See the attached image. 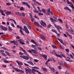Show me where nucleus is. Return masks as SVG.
Segmentation results:
<instances>
[{"mask_svg": "<svg viewBox=\"0 0 74 74\" xmlns=\"http://www.w3.org/2000/svg\"><path fill=\"white\" fill-rule=\"evenodd\" d=\"M51 31L53 32H54V33H55L56 34H57V32L56 31V30H55L54 29H51Z\"/></svg>", "mask_w": 74, "mask_h": 74, "instance_id": "27", "label": "nucleus"}, {"mask_svg": "<svg viewBox=\"0 0 74 74\" xmlns=\"http://www.w3.org/2000/svg\"><path fill=\"white\" fill-rule=\"evenodd\" d=\"M42 12H44V13H45V10L44 9H43L42 10Z\"/></svg>", "mask_w": 74, "mask_h": 74, "instance_id": "39", "label": "nucleus"}, {"mask_svg": "<svg viewBox=\"0 0 74 74\" xmlns=\"http://www.w3.org/2000/svg\"><path fill=\"white\" fill-rule=\"evenodd\" d=\"M20 57L21 58H23V59H25V60H28L29 59V57L27 56H20Z\"/></svg>", "mask_w": 74, "mask_h": 74, "instance_id": "3", "label": "nucleus"}, {"mask_svg": "<svg viewBox=\"0 0 74 74\" xmlns=\"http://www.w3.org/2000/svg\"><path fill=\"white\" fill-rule=\"evenodd\" d=\"M22 51L24 52V53H25V54H27V53L26 52V51H25V50L23 49L22 48V47H20Z\"/></svg>", "mask_w": 74, "mask_h": 74, "instance_id": "13", "label": "nucleus"}, {"mask_svg": "<svg viewBox=\"0 0 74 74\" xmlns=\"http://www.w3.org/2000/svg\"><path fill=\"white\" fill-rule=\"evenodd\" d=\"M3 62L5 63H9V61H8L6 60H4Z\"/></svg>", "mask_w": 74, "mask_h": 74, "instance_id": "42", "label": "nucleus"}, {"mask_svg": "<svg viewBox=\"0 0 74 74\" xmlns=\"http://www.w3.org/2000/svg\"><path fill=\"white\" fill-rule=\"evenodd\" d=\"M27 26L29 29H31V27L30 25H28Z\"/></svg>", "mask_w": 74, "mask_h": 74, "instance_id": "59", "label": "nucleus"}, {"mask_svg": "<svg viewBox=\"0 0 74 74\" xmlns=\"http://www.w3.org/2000/svg\"><path fill=\"white\" fill-rule=\"evenodd\" d=\"M24 29L23 30L25 31L26 33L27 34H29V31L28 30V29L27 28V27L26 26L24 25L23 27Z\"/></svg>", "mask_w": 74, "mask_h": 74, "instance_id": "1", "label": "nucleus"}, {"mask_svg": "<svg viewBox=\"0 0 74 74\" xmlns=\"http://www.w3.org/2000/svg\"><path fill=\"white\" fill-rule=\"evenodd\" d=\"M66 2L67 4H70L69 5V6H70L72 8H73V9H74V5H73V4L72 3L70 2L68 0H66Z\"/></svg>", "mask_w": 74, "mask_h": 74, "instance_id": "4", "label": "nucleus"}, {"mask_svg": "<svg viewBox=\"0 0 74 74\" xmlns=\"http://www.w3.org/2000/svg\"><path fill=\"white\" fill-rule=\"evenodd\" d=\"M17 27L18 28L20 29H22V27L19 26V25H17Z\"/></svg>", "mask_w": 74, "mask_h": 74, "instance_id": "28", "label": "nucleus"}, {"mask_svg": "<svg viewBox=\"0 0 74 74\" xmlns=\"http://www.w3.org/2000/svg\"><path fill=\"white\" fill-rule=\"evenodd\" d=\"M60 47L61 48V49H64V48H63V46L61 45H60Z\"/></svg>", "mask_w": 74, "mask_h": 74, "instance_id": "63", "label": "nucleus"}, {"mask_svg": "<svg viewBox=\"0 0 74 74\" xmlns=\"http://www.w3.org/2000/svg\"><path fill=\"white\" fill-rule=\"evenodd\" d=\"M9 20H10V21H13V22H14L15 24H16V21H15V20H14V19H9Z\"/></svg>", "mask_w": 74, "mask_h": 74, "instance_id": "20", "label": "nucleus"}, {"mask_svg": "<svg viewBox=\"0 0 74 74\" xmlns=\"http://www.w3.org/2000/svg\"><path fill=\"white\" fill-rule=\"evenodd\" d=\"M47 11V14L48 15H50V9L49 8L48 9H47L46 10Z\"/></svg>", "mask_w": 74, "mask_h": 74, "instance_id": "9", "label": "nucleus"}, {"mask_svg": "<svg viewBox=\"0 0 74 74\" xmlns=\"http://www.w3.org/2000/svg\"><path fill=\"white\" fill-rule=\"evenodd\" d=\"M31 51L33 52H34V53L37 52L36 50L33 49L31 50Z\"/></svg>", "mask_w": 74, "mask_h": 74, "instance_id": "37", "label": "nucleus"}, {"mask_svg": "<svg viewBox=\"0 0 74 74\" xmlns=\"http://www.w3.org/2000/svg\"><path fill=\"white\" fill-rule=\"evenodd\" d=\"M19 72H21V73H24V71L22 70L19 69Z\"/></svg>", "mask_w": 74, "mask_h": 74, "instance_id": "33", "label": "nucleus"}, {"mask_svg": "<svg viewBox=\"0 0 74 74\" xmlns=\"http://www.w3.org/2000/svg\"><path fill=\"white\" fill-rule=\"evenodd\" d=\"M5 53H6L7 55L8 56H10V53L6 51L5 52Z\"/></svg>", "mask_w": 74, "mask_h": 74, "instance_id": "45", "label": "nucleus"}, {"mask_svg": "<svg viewBox=\"0 0 74 74\" xmlns=\"http://www.w3.org/2000/svg\"><path fill=\"white\" fill-rule=\"evenodd\" d=\"M58 20L60 21L61 23H63V21H62V20H61V19H58Z\"/></svg>", "mask_w": 74, "mask_h": 74, "instance_id": "62", "label": "nucleus"}, {"mask_svg": "<svg viewBox=\"0 0 74 74\" xmlns=\"http://www.w3.org/2000/svg\"><path fill=\"white\" fill-rule=\"evenodd\" d=\"M1 38H2L3 40L5 39V36L4 35H2L1 36Z\"/></svg>", "mask_w": 74, "mask_h": 74, "instance_id": "17", "label": "nucleus"}, {"mask_svg": "<svg viewBox=\"0 0 74 74\" xmlns=\"http://www.w3.org/2000/svg\"><path fill=\"white\" fill-rule=\"evenodd\" d=\"M54 25H55V27H56V28H57V29L58 30L59 32L61 33V32H60V30H62V27H60V26H57L56 25H55V23H54Z\"/></svg>", "mask_w": 74, "mask_h": 74, "instance_id": "5", "label": "nucleus"}, {"mask_svg": "<svg viewBox=\"0 0 74 74\" xmlns=\"http://www.w3.org/2000/svg\"><path fill=\"white\" fill-rule=\"evenodd\" d=\"M8 30H10V31L12 30V29H11V27H8Z\"/></svg>", "mask_w": 74, "mask_h": 74, "instance_id": "58", "label": "nucleus"}, {"mask_svg": "<svg viewBox=\"0 0 74 74\" xmlns=\"http://www.w3.org/2000/svg\"><path fill=\"white\" fill-rule=\"evenodd\" d=\"M15 14H16V15H17L21 16H25V13H22L19 12H15Z\"/></svg>", "mask_w": 74, "mask_h": 74, "instance_id": "2", "label": "nucleus"}, {"mask_svg": "<svg viewBox=\"0 0 74 74\" xmlns=\"http://www.w3.org/2000/svg\"><path fill=\"white\" fill-rule=\"evenodd\" d=\"M38 15H40V16L41 15H44V14H43V13H38Z\"/></svg>", "mask_w": 74, "mask_h": 74, "instance_id": "44", "label": "nucleus"}, {"mask_svg": "<svg viewBox=\"0 0 74 74\" xmlns=\"http://www.w3.org/2000/svg\"><path fill=\"white\" fill-rule=\"evenodd\" d=\"M31 41L33 43H34V44L36 43V42H35V41H34V40H31Z\"/></svg>", "mask_w": 74, "mask_h": 74, "instance_id": "49", "label": "nucleus"}, {"mask_svg": "<svg viewBox=\"0 0 74 74\" xmlns=\"http://www.w3.org/2000/svg\"><path fill=\"white\" fill-rule=\"evenodd\" d=\"M34 61L35 62H38V60L37 59H34Z\"/></svg>", "mask_w": 74, "mask_h": 74, "instance_id": "53", "label": "nucleus"}, {"mask_svg": "<svg viewBox=\"0 0 74 74\" xmlns=\"http://www.w3.org/2000/svg\"><path fill=\"white\" fill-rule=\"evenodd\" d=\"M32 68H33V69H39V68H38V67L36 66L32 67Z\"/></svg>", "mask_w": 74, "mask_h": 74, "instance_id": "34", "label": "nucleus"}, {"mask_svg": "<svg viewBox=\"0 0 74 74\" xmlns=\"http://www.w3.org/2000/svg\"><path fill=\"white\" fill-rule=\"evenodd\" d=\"M58 40H59V41H60L61 43H62L63 42V40H62L61 39H58Z\"/></svg>", "mask_w": 74, "mask_h": 74, "instance_id": "40", "label": "nucleus"}, {"mask_svg": "<svg viewBox=\"0 0 74 74\" xmlns=\"http://www.w3.org/2000/svg\"><path fill=\"white\" fill-rule=\"evenodd\" d=\"M26 22V23H25L26 24V25H27V26H30V23H29V22H28L27 21Z\"/></svg>", "mask_w": 74, "mask_h": 74, "instance_id": "31", "label": "nucleus"}, {"mask_svg": "<svg viewBox=\"0 0 74 74\" xmlns=\"http://www.w3.org/2000/svg\"><path fill=\"white\" fill-rule=\"evenodd\" d=\"M40 23L42 26L44 27H46L47 26V25H46L45 23L43 22L42 21H40Z\"/></svg>", "mask_w": 74, "mask_h": 74, "instance_id": "7", "label": "nucleus"}, {"mask_svg": "<svg viewBox=\"0 0 74 74\" xmlns=\"http://www.w3.org/2000/svg\"><path fill=\"white\" fill-rule=\"evenodd\" d=\"M1 54L3 56H7V55H5V53H2Z\"/></svg>", "mask_w": 74, "mask_h": 74, "instance_id": "35", "label": "nucleus"}, {"mask_svg": "<svg viewBox=\"0 0 74 74\" xmlns=\"http://www.w3.org/2000/svg\"><path fill=\"white\" fill-rule=\"evenodd\" d=\"M22 22L23 23H26V22H27V21H25V19H23L22 20Z\"/></svg>", "mask_w": 74, "mask_h": 74, "instance_id": "23", "label": "nucleus"}, {"mask_svg": "<svg viewBox=\"0 0 74 74\" xmlns=\"http://www.w3.org/2000/svg\"><path fill=\"white\" fill-rule=\"evenodd\" d=\"M5 14L6 15L8 16L9 15H11L12 14V12L11 11H8L5 12Z\"/></svg>", "mask_w": 74, "mask_h": 74, "instance_id": "10", "label": "nucleus"}, {"mask_svg": "<svg viewBox=\"0 0 74 74\" xmlns=\"http://www.w3.org/2000/svg\"><path fill=\"white\" fill-rule=\"evenodd\" d=\"M40 38L42 39H43V40H45V36H44L42 35L40 36Z\"/></svg>", "mask_w": 74, "mask_h": 74, "instance_id": "19", "label": "nucleus"}, {"mask_svg": "<svg viewBox=\"0 0 74 74\" xmlns=\"http://www.w3.org/2000/svg\"><path fill=\"white\" fill-rule=\"evenodd\" d=\"M42 69L43 71H46V72H47V69H46L45 68H44L43 66H42Z\"/></svg>", "mask_w": 74, "mask_h": 74, "instance_id": "18", "label": "nucleus"}, {"mask_svg": "<svg viewBox=\"0 0 74 74\" xmlns=\"http://www.w3.org/2000/svg\"><path fill=\"white\" fill-rule=\"evenodd\" d=\"M6 5H7L10 6V5H11V4L10 3H7L6 4Z\"/></svg>", "mask_w": 74, "mask_h": 74, "instance_id": "46", "label": "nucleus"}, {"mask_svg": "<svg viewBox=\"0 0 74 74\" xmlns=\"http://www.w3.org/2000/svg\"><path fill=\"white\" fill-rule=\"evenodd\" d=\"M18 41L20 43V44H23V45H25V43L23 42H25L24 40H22V39H20L18 40Z\"/></svg>", "mask_w": 74, "mask_h": 74, "instance_id": "8", "label": "nucleus"}, {"mask_svg": "<svg viewBox=\"0 0 74 74\" xmlns=\"http://www.w3.org/2000/svg\"><path fill=\"white\" fill-rule=\"evenodd\" d=\"M0 13H1V15L3 16H5V14L4 13V10L0 9Z\"/></svg>", "mask_w": 74, "mask_h": 74, "instance_id": "11", "label": "nucleus"}, {"mask_svg": "<svg viewBox=\"0 0 74 74\" xmlns=\"http://www.w3.org/2000/svg\"><path fill=\"white\" fill-rule=\"evenodd\" d=\"M23 4V5H27V3L25 2H23L22 3Z\"/></svg>", "mask_w": 74, "mask_h": 74, "instance_id": "32", "label": "nucleus"}, {"mask_svg": "<svg viewBox=\"0 0 74 74\" xmlns=\"http://www.w3.org/2000/svg\"><path fill=\"white\" fill-rule=\"evenodd\" d=\"M33 10V12H35V13H38V11H37V10Z\"/></svg>", "mask_w": 74, "mask_h": 74, "instance_id": "36", "label": "nucleus"}, {"mask_svg": "<svg viewBox=\"0 0 74 74\" xmlns=\"http://www.w3.org/2000/svg\"><path fill=\"white\" fill-rule=\"evenodd\" d=\"M49 69H50L53 71V73H55V71H56V70L55 69L53 68H51L50 67H49Z\"/></svg>", "mask_w": 74, "mask_h": 74, "instance_id": "14", "label": "nucleus"}, {"mask_svg": "<svg viewBox=\"0 0 74 74\" xmlns=\"http://www.w3.org/2000/svg\"><path fill=\"white\" fill-rule=\"evenodd\" d=\"M70 32H71V33H72L74 35V31L73 30L70 29Z\"/></svg>", "mask_w": 74, "mask_h": 74, "instance_id": "26", "label": "nucleus"}, {"mask_svg": "<svg viewBox=\"0 0 74 74\" xmlns=\"http://www.w3.org/2000/svg\"><path fill=\"white\" fill-rule=\"evenodd\" d=\"M1 48H2L3 49H4V50H5L6 49V48L4 47H1Z\"/></svg>", "mask_w": 74, "mask_h": 74, "instance_id": "60", "label": "nucleus"}, {"mask_svg": "<svg viewBox=\"0 0 74 74\" xmlns=\"http://www.w3.org/2000/svg\"><path fill=\"white\" fill-rule=\"evenodd\" d=\"M52 47L55 49H57V47L55 45H52Z\"/></svg>", "mask_w": 74, "mask_h": 74, "instance_id": "29", "label": "nucleus"}, {"mask_svg": "<svg viewBox=\"0 0 74 74\" xmlns=\"http://www.w3.org/2000/svg\"><path fill=\"white\" fill-rule=\"evenodd\" d=\"M38 50H40V51H42V49L40 47H38Z\"/></svg>", "mask_w": 74, "mask_h": 74, "instance_id": "55", "label": "nucleus"}, {"mask_svg": "<svg viewBox=\"0 0 74 74\" xmlns=\"http://www.w3.org/2000/svg\"><path fill=\"white\" fill-rule=\"evenodd\" d=\"M69 8L68 7H66L64 8L65 10H68L69 9Z\"/></svg>", "mask_w": 74, "mask_h": 74, "instance_id": "61", "label": "nucleus"}, {"mask_svg": "<svg viewBox=\"0 0 74 74\" xmlns=\"http://www.w3.org/2000/svg\"><path fill=\"white\" fill-rule=\"evenodd\" d=\"M0 27L1 29L3 30H4V31H7L8 30V28L7 27H4L3 25H0Z\"/></svg>", "mask_w": 74, "mask_h": 74, "instance_id": "6", "label": "nucleus"}, {"mask_svg": "<svg viewBox=\"0 0 74 74\" xmlns=\"http://www.w3.org/2000/svg\"><path fill=\"white\" fill-rule=\"evenodd\" d=\"M24 65H25V66H29V65L25 63H24Z\"/></svg>", "mask_w": 74, "mask_h": 74, "instance_id": "56", "label": "nucleus"}, {"mask_svg": "<svg viewBox=\"0 0 74 74\" xmlns=\"http://www.w3.org/2000/svg\"><path fill=\"white\" fill-rule=\"evenodd\" d=\"M26 5L29 8H30V5H29L28 4V3H27Z\"/></svg>", "mask_w": 74, "mask_h": 74, "instance_id": "43", "label": "nucleus"}, {"mask_svg": "<svg viewBox=\"0 0 74 74\" xmlns=\"http://www.w3.org/2000/svg\"><path fill=\"white\" fill-rule=\"evenodd\" d=\"M16 62L17 63L18 66H21V65H23V63L21 62H19L18 61H17Z\"/></svg>", "mask_w": 74, "mask_h": 74, "instance_id": "12", "label": "nucleus"}, {"mask_svg": "<svg viewBox=\"0 0 74 74\" xmlns=\"http://www.w3.org/2000/svg\"><path fill=\"white\" fill-rule=\"evenodd\" d=\"M13 43L14 44V45H17V42H16L15 40L13 41Z\"/></svg>", "mask_w": 74, "mask_h": 74, "instance_id": "30", "label": "nucleus"}, {"mask_svg": "<svg viewBox=\"0 0 74 74\" xmlns=\"http://www.w3.org/2000/svg\"><path fill=\"white\" fill-rule=\"evenodd\" d=\"M50 19L52 22H53V23H54V19H53V18H50Z\"/></svg>", "mask_w": 74, "mask_h": 74, "instance_id": "41", "label": "nucleus"}, {"mask_svg": "<svg viewBox=\"0 0 74 74\" xmlns=\"http://www.w3.org/2000/svg\"><path fill=\"white\" fill-rule=\"evenodd\" d=\"M20 32L23 35H25V34H24L23 33V31H22V30L20 29Z\"/></svg>", "mask_w": 74, "mask_h": 74, "instance_id": "25", "label": "nucleus"}, {"mask_svg": "<svg viewBox=\"0 0 74 74\" xmlns=\"http://www.w3.org/2000/svg\"><path fill=\"white\" fill-rule=\"evenodd\" d=\"M58 64L60 65H62V64H63V62L62 61H59L58 62Z\"/></svg>", "mask_w": 74, "mask_h": 74, "instance_id": "21", "label": "nucleus"}, {"mask_svg": "<svg viewBox=\"0 0 74 74\" xmlns=\"http://www.w3.org/2000/svg\"><path fill=\"white\" fill-rule=\"evenodd\" d=\"M56 56H57V57L62 58V57L61 56V54H60V55H58L57 54H56Z\"/></svg>", "mask_w": 74, "mask_h": 74, "instance_id": "47", "label": "nucleus"}, {"mask_svg": "<svg viewBox=\"0 0 74 74\" xmlns=\"http://www.w3.org/2000/svg\"><path fill=\"white\" fill-rule=\"evenodd\" d=\"M42 57H43V58H44L45 60H47V55H42Z\"/></svg>", "mask_w": 74, "mask_h": 74, "instance_id": "16", "label": "nucleus"}, {"mask_svg": "<svg viewBox=\"0 0 74 74\" xmlns=\"http://www.w3.org/2000/svg\"><path fill=\"white\" fill-rule=\"evenodd\" d=\"M11 26H13V27H15V25H14V24L13 23H12L11 24Z\"/></svg>", "mask_w": 74, "mask_h": 74, "instance_id": "50", "label": "nucleus"}, {"mask_svg": "<svg viewBox=\"0 0 74 74\" xmlns=\"http://www.w3.org/2000/svg\"><path fill=\"white\" fill-rule=\"evenodd\" d=\"M31 5L32 6V7H33L34 10H36V8H35V7H34V4H33V3H32Z\"/></svg>", "mask_w": 74, "mask_h": 74, "instance_id": "24", "label": "nucleus"}, {"mask_svg": "<svg viewBox=\"0 0 74 74\" xmlns=\"http://www.w3.org/2000/svg\"><path fill=\"white\" fill-rule=\"evenodd\" d=\"M71 46L72 47V48H73V49H74V45H73V44H71Z\"/></svg>", "mask_w": 74, "mask_h": 74, "instance_id": "64", "label": "nucleus"}, {"mask_svg": "<svg viewBox=\"0 0 74 74\" xmlns=\"http://www.w3.org/2000/svg\"><path fill=\"white\" fill-rule=\"evenodd\" d=\"M34 24L36 25V26H39V24L38 23L34 22Z\"/></svg>", "mask_w": 74, "mask_h": 74, "instance_id": "22", "label": "nucleus"}, {"mask_svg": "<svg viewBox=\"0 0 74 74\" xmlns=\"http://www.w3.org/2000/svg\"><path fill=\"white\" fill-rule=\"evenodd\" d=\"M29 14L30 15V18H32V17H33V15H32V14L31 13H29Z\"/></svg>", "mask_w": 74, "mask_h": 74, "instance_id": "54", "label": "nucleus"}, {"mask_svg": "<svg viewBox=\"0 0 74 74\" xmlns=\"http://www.w3.org/2000/svg\"><path fill=\"white\" fill-rule=\"evenodd\" d=\"M21 11H24V9H23V7H21L20 8Z\"/></svg>", "mask_w": 74, "mask_h": 74, "instance_id": "52", "label": "nucleus"}, {"mask_svg": "<svg viewBox=\"0 0 74 74\" xmlns=\"http://www.w3.org/2000/svg\"><path fill=\"white\" fill-rule=\"evenodd\" d=\"M34 56H37L38 55V54H37V52H36L34 54Z\"/></svg>", "mask_w": 74, "mask_h": 74, "instance_id": "51", "label": "nucleus"}, {"mask_svg": "<svg viewBox=\"0 0 74 74\" xmlns=\"http://www.w3.org/2000/svg\"><path fill=\"white\" fill-rule=\"evenodd\" d=\"M65 50L67 52H69V49H65Z\"/></svg>", "mask_w": 74, "mask_h": 74, "instance_id": "57", "label": "nucleus"}, {"mask_svg": "<svg viewBox=\"0 0 74 74\" xmlns=\"http://www.w3.org/2000/svg\"><path fill=\"white\" fill-rule=\"evenodd\" d=\"M37 8H38V10L40 12H41V9H40V7H39L38 6L37 7Z\"/></svg>", "mask_w": 74, "mask_h": 74, "instance_id": "38", "label": "nucleus"}, {"mask_svg": "<svg viewBox=\"0 0 74 74\" xmlns=\"http://www.w3.org/2000/svg\"><path fill=\"white\" fill-rule=\"evenodd\" d=\"M61 56L62 57H63L64 58H66V57H65V56L64 55H63L62 54H61Z\"/></svg>", "mask_w": 74, "mask_h": 74, "instance_id": "48", "label": "nucleus"}, {"mask_svg": "<svg viewBox=\"0 0 74 74\" xmlns=\"http://www.w3.org/2000/svg\"><path fill=\"white\" fill-rule=\"evenodd\" d=\"M26 62L28 63H29L31 65H32V66H34V64L33 63V62L30 61H27Z\"/></svg>", "mask_w": 74, "mask_h": 74, "instance_id": "15", "label": "nucleus"}]
</instances>
